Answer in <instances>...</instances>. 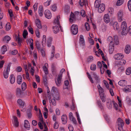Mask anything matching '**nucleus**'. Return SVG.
I'll return each instance as SVG.
<instances>
[{
    "label": "nucleus",
    "mask_w": 131,
    "mask_h": 131,
    "mask_svg": "<svg viewBox=\"0 0 131 131\" xmlns=\"http://www.w3.org/2000/svg\"><path fill=\"white\" fill-rule=\"evenodd\" d=\"M64 69L63 68L61 70L58 75L57 79H55V82L58 86H59L61 85V80L62 76L63 73L65 71Z\"/></svg>",
    "instance_id": "f257e3e1"
},
{
    "label": "nucleus",
    "mask_w": 131,
    "mask_h": 131,
    "mask_svg": "<svg viewBox=\"0 0 131 131\" xmlns=\"http://www.w3.org/2000/svg\"><path fill=\"white\" fill-rule=\"evenodd\" d=\"M121 29L122 30V34L123 35H126L128 31V30L127 28L126 22L123 21L122 23Z\"/></svg>",
    "instance_id": "f03ea898"
},
{
    "label": "nucleus",
    "mask_w": 131,
    "mask_h": 131,
    "mask_svg": "<svg viewBox=\"0 0 131 131\" xmlns=\"http://www.w3.org/2000/svg\"><path fill=\"white\" fill-rule=\"evenodd\" d=\"M118 126V129L117 131H125L123 130V127L124 125V123L122 119L120 118H118L117 122Z\"/></svg>",
    "instance_id": "7ed1b4c3"
},
{
    "label": "nucleus",
    "mask_w": 131,
    "mask_h": 131,
    "mask_svg": "<svg viewBox=\"0 0 131 131\" xmlns=\"http://www.w3.org/2000/svg\"><path fill=\"white\" fill-rule=\"evenodd\" d=\"M11 63H9L7 66L6 71L4 70L3 72V75L4 78L7 79L8 77L9 72L10 70V68L11 66Z\"/></svg>",
    "instance_id": "20e7f679"
},
{
    "label": "nucleus",
    "mask_w": 131,
    "mask_h": 131,
    "mask_svg": "<svg viewBox=\"0 0 131 131\" xmlns=\"http://www.w3.org/2000/svg\"><path fill=\"white\" fill-rule=\"evenodd\" d=\"M78 26L77 25L73 24L71 26V31L72 33L74 35L77 34L78 32Z\"/></svg>",
    "instance_id": "39448f33"
},
{
    "label": "nucleus",
    "mask_w": 131,
    "mask_h": 131,
    "mask_svg": "<svg viewBox=\"0 0 131 131\" xmlns=\"http://www.w3.org/2000/svg\"><path fill=\"white\" fill-rule=\"evenodd\" d=\"M113 104V101H112L110 98H107L106 101V105L108 109H111Z\"/></svg>",
    "instance_id": "423d86ee"
},
{
    "label": "nucleus",
    "mask_w": 131,
    "mask_h": 131,
    "mask_svg": "<svg viewBox=\"0 0 131 131\" xmlns=\"http://www.w3.org/2000/svg\"><path fill=\"white\" fill-rule=\"evenodd\" d=\"M124 57L122 53H117L114 55V58L116 60H119L122 59Z\"/></svg>",
    "instance_id": "0eeeda50"
},
{
    "label": "nucleus",
    "mask_w": 131,
    "mask_h": 131,
    "mask_svg": "<svg viewBox=\"0 0 131 131\" xmlns=\"http://www.w3.org/2000/svg\"><path fill=\"white\" fill-rule=\"evenodd\" d=\"M98 11L99 13H101L103 12L105 9V6L104 4H102L98 7Z\"/></svg>",
    "instance_id": "6e6552de"
},
{
    "label": "nucleus",
    "mask_w": 131,
    "mask_h": 131,
    "mask_svg": "<svg viewBox=\"0 0 131 131\" xmlns=\"http://www.w3.org/2000/svg\"><path fill=\"white\" fill-rule=\"evenodd\" d=\"M45 15L46 17L48 19H50L52 15L51 12L48 10H46L45 12Z\"/></svg>",
    "instance_id": "1a4fd4ad"
},
{
    "label": "nucleus",
    "mask_w": 131,
    "mask_h": 131,
    "mask_svg": "<svg viewBox=\"0 0 131 131\" xmlns=\"http://www.w3.org/2000/svg\"><path fill=\"white\" fill-rule=\"evenodd\" d=\"M14 121L13 122V124L14 126L16 127H18L19 125V123L17 117L13 116V117Z\"/></svg>",
    "instance_id": "9d476101"
},
{
    "label": "nucleus",
    "mask_w": 131,
    "mask_h": 131,
    "mask_svg": "<svg viewBox=\"0 0 131 131\" xmlns=\"http://www.w3.org/2000/svg\"><path fill=\"white\" fill-rule=\"evenodd\" d=\"M123 14V11L122 10H120L117 14L118 17V21L119 22H121L122 20Z\"/></svg>",
    "instance_id": "9b49d317"
},
{
    "label": "nucleus",
    "mask_w": 131,
    "mask_h": 131,
    "mask_svg": "<svg viewBox=\"0 0 131 131\" xmlns=\"http://www.w3.org/2000/svg\"><path fill=\"white\" fill-rule=\"evenodd\" d=\"M35 24L38 28L41 29L42 27V26L40 23V20L38 19H36L35 21Z\"/></svg>",
    "instance_id": "f8f14e48"
},
{
    "label": "nucleus",
    "mask_w": 131,
    "mask_h": 131,
    "mask_svg": "<svg viewBox=\"0 0 131 131\" xmlns=\"http://www.w3.org/2000/svg\"><path fill=\"white\" fill-rule=\"evenodd\" d=\"M61 119L62 122V124H65L67 123V117L66 115H63L61 117Z\"/></svg>",
    "instance_id": "ddd939ff"
},
{
    "label": "nucleus",
    "mask_w": 131,
    "mask_h": 131,
    "mask_svg": "<svg viewBox=\"0 0 131 131\" xmlns=\"http://www.w3.org/2000/svg\"><path fill=\"white\" fill-rule=\"evenodd\" d=\"M17 102L20 105V107L22 108H23L24 106L25 105V102L20 99H19L17 100Z\"/></svg>",
    "instance_id": "4468645a"
},
{
    "label": "nucleus",
    "mask_w": 131,
    "mask_h": 131,
    "mask_svg": "<svg viewBox=\"0 0 131 131\" xmlns=\"http://www.w3.org/2000/svg\"><path fill=\"white\" fill-rule=\"evenodd\" d=\"M52 96L53 99H55L56 100L58 101L60 99V96L58 92L54 93L53 94Z\"/></svg>",
    "instance_id": "2eb2a0df"
},
{
    "label": "nucleus",
    "mask_w": 131,
    "mask_h": 131,
    "mask_svg": "<svg viewBox=\"0 0 131 131\" xmlns=\"http://www.w3.org/2000/svg\"><path fill=\"white\" fill-rule=\"evenodd\" d=\"M10 37L8 36H6L4 37L3 39L4 42L8 43L10 40Z\"/></svg>",
    "instance_id": "dca6fc26"
},
{
    "label": "nucleus",
    "mask_w": 131,
    "mask_h": 131,
    "mask_svg": "<svg viewBox=\"0 0 131 131\" xmlns=\"http://www.w3.org/2000/svg\"><path fill=\"white\" fill-rule=\"evenodd\" d=\"M104 22L106 23H107L110 22L109 17L108 14H105L104 15Z\"/></svg>",
    "instance_id": "f3484780"
},
{
    "label": "nucleus",
    "mask_w": 131,
    "mask_h": 131,
    "mask_svg": "<svg viewBox=\"0 0 131 131\" xmlns=\"http://www.w3.org/2000/svg\"><path fill=\"white\" fill-rule=\"evenodd\" d=\"M93 78H94L96 81V83H99L100 82V79L99 78V77L95 73H93Z\"/></svg>",
    "instance_id": "a211bd4d"
},
{
    "label": "nucleus",
    "mask_w": 131,
    "mask_h": 131,
    "mask_svg": "<svg viewBox=\"0 0 131 131\" xmlns=\"http://www.w3.org/2000/svg\"><path fill=\"white\" fill-rule=\"evenodd\" d=\"M24 127L27 128L28 130H29L30 128V125L29 122L27 120H25L24 121Z\"/></svg>",
    "instance_id": "6ab92c4d"
},
{
    "label": "nucleus",
    "mask_w": 131,
    "mask_h": 131,
    "mask_svg": "<svg viewBox=\"0 0 131 131\" xmlns=\"http://www.w3.org/2000/svg\"><path fill=\"white\" fill-rule=\"evenodd\" d=\"M130 46L128 45H126L125 46L124 50L126 54H129L130 52Z\"/></svg>",
    "instance_id": "aec40b11"
},
{
    "label": "nucleus",
    "mask_w": 131,
    "mask_h": 131,
    "mask_svg": "<svg viewBox=\"0 0 131 131\" xmlns=\"http://www.w3.org/2000/svg\"><path fill=\"white\" fill-rule=\"evenodd\" d=\"M52 30L54 34H57L59 31L58 27L56 26H53L52 27Z\"/></svg>",
    "instance_id": "412c9836"
},
{
    "label": "nucleus",
    "mask_w": 131,
    "mask_h": 131,
    "mask_svg": "<svg viewBox=\"0 0 131 131\" xmlns=\"http://www.w3.org/2000/svg\"><path fill=\"white\" fill-rule=\"evenodd\" d=\"M100 99L103 102H105L106 100V96L104 94H100Z\"/></svg>",
    "instance_id": "4be33fe9"
},
{
    "label": "nucleus",
    "mask_w": 131,
    "mask_h": 131,
    "mask_svg": "<svg viewBox=\"0 0 131 131\" xmlns=\"http://www.w3.org/2000/svg\"><path fill=\"white\" fill-rule=\"evenodd\" d=\"M114 50V44L111 45H109V50L110 53L111 54H112Z\"/></svg>",
    "instance_id": "5701e85b"
},
{
    "label": "nucleus",
    "mask_w": 131,
    "mask_h": 131,
    "mask_svg": "<svg viewBox=\"0 0 131 131\" xmlns=\"http://www.w3.org/2000/svg\"><path fill=\"white\" fill-rule=\"evenodd\" d=\"M101 3L100 0H96L94 3L95 7L98 8L99 7V6H100V5L101 4Z\"/></svg>",
    "instance_id": "b1692460"
},
{
    "label": "nucleus",
    "mask_w": 131,
    "mask_h": 131,
    "mask_svg": "<svg viewBox=\"0 0 131 131\" xmlns=\"http://www.w3.org/2000/svg\"><path fill=\"white\" fill-rule=\"evenodd\" d=\"M52 38L51 37H49L47 40V46L48 47H50L51 46V42L52 41Z\"/></svg>",
    "instance_id": "393cba45"
},
{
    "label": "nucleus",
    "mask_w": 131,
    "mask_h": 131,
    "mask_svg": "<svg viewBox=\"0 0 131 131\" xmlns=\"http://www.w3.org/2000/svg\"><path fill=\"white\" fill-rule=\"evenodd\" d=\"M51 69L52 74H55L56 72V70L54 64H52V65Z\"/></svg>",
    "instance_id": "a878e982"
},
{
    "label": "nucleus",
    "mask_w": 131,
    "mask_h": 131,
    "mask_svg": "<svg viewBox=\"0 0 131 131\" xmlns=\"http://www.w3.org/2000/svg\"><path fill=\"white\" fill-rule=\"evenodd\" d=\"M43 12V11L42 7V6H40L39 7L38 11L39 15L41 17L42 16Z\"/></svg>",
    "instance_id": "bb28decb"
},
{
    "label": "nucleus",
    "mask_w": 131,
    "mask_h": 131,
    "mask_svg": "<svg viewBox=\"0 0 131 131\" xmlns=\"http://www.w3.org/2000/svg\"><path fill=\"white\" fill-rule=\"evenodd\" d=\"M22 82V79L21 76L20 75H18L17 78V83L19 84H21Z\"/></svg>",
    "instance_id": "cd10ccee"
},
{
    "label": "nucleus",
    "mask_w": 131,
    "mask_h": 131,
    "mask_svg": "<svg viewBox=\"0 0 131 131\" xmlns=\"http://www.w3.org/2000/svg\"><path fill=\"white\" fill-rule=\"evenodd\" d=\"M36 45L37 49L38 51L40 50L41 49V45L39 41H36Z\"/></svg>",
    "instance_id": "c85d7f7f"
},
{
    "label": "nucleus",
    "mask_w": 131,
    "mask_h": 131,
    "mask_svg": "<svg viewBox=\"0 0 131 131\" xmlns=\"http://www.w3.org/2000/svg\"><path fill=\"white\" fill-rule=\"evenodd\" d=\"M10 78V83L12 84H13L15 82V77L13 74H12L11 75Z\"/></svg>",
    "instance_id": "c756f323"
},
{
    "label": "nucleus",
    "mask_w": 131,
    "mask_h": 131,
    "mask_svg": "<svg viewBox=\"0 0 131 131\" xmlns=\"http://www.w3.org/2000/svg\"><path fill=\"white\" fill-rule=\"evenodd\" d=\"M86 0H80L79 4L81 6H83L85 5Z\"/></svg>",
    "instance_id": "7c9ffc66"
},
{
    "label": "nucleus",
    "mask_w": 131,
    "mask_h": 131,
    "mask_svg": "<svg viewBox=\"0 0 131 131\" xmlns=\"http://www.w3.org/2000/svg\"><path fill=\"white\" fill-rule=\"evenodd\" d=\"M60 17L59 16H57V18L54 21V23L55 24H57L58 25H59L60 22L59 19L60 18Z\"/></svg>",
    "instance_id": "2f4dec72"
},
{
    "label": "nucleus",
    "mask_w": 131,
    "mask_h": 131,
    "mask_svg": "<svg viewBox=\"0 0 131 131\" xmlns=\"http://www.w3.org/2000/svg\"><path fill=\"white\" fill-rule=\"evenodd\" d=\"M107 41L109 42H110L109 44L110 45H113L114 44V42L113 41V38L111 36H109L107 39Z\"/></svg>",
    "instance_id": "473e14b6"
},
{
    "label": "nucleus",
    "mask_w": 131,
    "mask_h": 131,
    "mask_svg": "<svg viewBox=\"0 0 131 131\" xmlns=\"http://www.w3.org/2000/svg\"><path fill=\"white\" fill-rule=\"evenodd\" d=\"M7 50V48L5 45H4L2 47L1 51L2 54H4Z\"/></svg>",
    "instance_id": "72a5a7b5"
},
{
    "label": "nucleus",
    "mask_w": 131,
    "mask_h": 131,
    "mask_svg": "<svg viewBox=\"0 0 131 131\" xmlns=\"http://www.w3.org/2000/svg\"><path fill=\"white\" fill-rule=\"evenodd\" d=\"M21 93L22 92L20 89L19 88H17L16 90V95L17 96H20Z\"/></svg>",
    "instance_id": "f704fd0d"
},
{
    "label": "nucleus",
    "mask_w": 131,
    "mask_h": 131,
    "mask_svg": "<svg viewBox=\"0 0 131 131\" xmlns=\"http://www.w3.org/2000/svg\"><path fill=\"white\" fill-rule=\"evenodd\" d=\"M131 88V85H128L124 89V91L125 92H130V88Z\"/></svg>",
    "instance_id": "c9c22d12"
},
{
    "label": "nucleus",
    "mask_w": 131,
    "mask_h": 131,
    "mask_svg": "<svg viewBox=\"0 0 131 131\" xmlns=\"http://www.w3.org/2000/svg\"><path fill=\"white\" fill-rule=\"evenodd\" d=\"M27 113L28 118H30L32 116L30 110L29 109H27Z\"/></svg>",
    "instance_id": "e433bc0d"
},
{
    "label": "nucleus",
    "mask_w": 131,
    "mask_h": 131,
    "mask_svg": "<svg viewBox=\"0 0 131 131\" xmlns=\"http://www.w3.org/2000/svg\"><path fill=\"white\" fill-rule=\"evenodd\" d=\"M125 81L124 80H120L118 82V84L121 86H124L125 85Z\"/></svg>",
    "instance_id": "4c0bfd02"
},
{
    "label": "nucleus",
    "mask_w": 131,
    "mask_h": 131,
    "mask_svg": "<svg viewBox=\"0 0 131 131\" xmlns=\"http://www.w3.org/2000/svg\"><path fill=\"white\" fill-rule=\"evenodd\" d=\"M114 29L115 30H117L119 28V27L117 23L116 22H114L113 25Z\"/></svg>",
    "instance_id": "58836bf2"
},
{
    "label": "nucleus",
    "mask_w": 131,
    "mask_h": 131,
    "mask_svg": "<svg viewBox=\"0 0 131 131\" xmlns=\"http://www.w3.org/2000/svg\"><path fill=\"white\" fill-rule=\"evenodd\" d=\"M97 103L98 105L99 108L101 109H103V107L102 105L101 102L100 100H98L97 101Z\"/></svg>",
    "instance_id": "ea45409f"
},
{
    "label": "nucleus",
    "mask_w": 131,
    "mask_h": 131,
    "mask_svg": "<svg viewBox=\"0 0 131 131\" xmlns=\"http://www.w3.org/2000/svg\"><path fill=\"white\" fill-rule=\"evenodd\" d=\"M9 53L10 54L15 55L17 53L18 51L16 50H14L12 51L10 50L9 51Z\"/></svg>",
    "instance_id": "a19ab883"
},
{
    "label": "nucleus",
    "mask_w": 131,
    "mask_h": 131,
    "mask_svg": "<svg viewBox=\"0 0 131 131\" xmlns=\"http://www.w3.org/2000/svg\"><path fill=\"white\" fill-rule=\"evenodd\" d=\"M70 7L68 5H66L64 7V10L66 13H68L69 12Z\"/></svg>",
    "instance_id": "79ce46f5"
},
{
    "label": "nucleus",
    "mask_w": 131,
    "mask_h": 131,
    "mask_svg": "<svg viewBox=\"0 0 131 131\" xmlns=\"http://www.w3.org/2000/svg\"><path fill=\"white\" fill-rule=\"evenodd\" d=\"M43 69L45 74H48V71L46 66H43Z\"/></svg>",
    "instance_id": "37998d69"
},
{
    "label": "nucleus",
    "mask_w": 131,
    "mask_h": 131,
    "mask_svg": "<svg viewBox=\"0 0 131 131\" xmlns=\"http://www.w3.org/2000/svg\"><path fill=\"white\" fill-rule=\"evenodd\" d=\"M19 35H18V37L17 36L16 37V40L17 41L18 44L19 45H20L21 43L22 39H21L19 37Z\"/></svg>",
    "instance_id": "c03bdc74"
},
{
    "label": "nucleus",
    "mask_w": 131,
    "mask_h": 131,
    "mask_svg": "<svg viewBox=\"0 0 131 131\" xmlns=\"http://www.w3.org/2000/svg\"><path fill=\"white\" fill-rule=\"evenodd\" d=\"M114 40L115 43L116 44V45L118 44L119 43V39L118 37L117 36H114Z\"/></svg>",
    "instance_id": "a18cd8bd"
},
{
    "label": "nucleus",
    "mask_w": 131,
    "mask_h": 131,
    "mask_svg": "<svg viewBox=\"0 0 131 131\" xmlns=\"http://www.w3.org/2000/svg\"><path fill=\"white\" fill-rule=\"evenodd\" d=\"M50 103H52V105L54 106H56V103L55 99H52L49 101Z\"/></svg>",
    "instance_id": "49530a36"
},
{
    "label": "nucleus",
    "mask_w": 131,
    "mask_h": 131,
    "mask_svg": "<svg viewBox=\"0 0 131 131\" xmlns=\"http://www.w3.org/2000/svg\"><path fill=\"white\" fill-rule=\"evenodd\" d=\"M75 15L73 13H71L70 15V18H69V21L70 22H73V19L74 18Z\"/></svg>",
    "instance_id": "de8ad7c7"
},
{
    "label": "nucleus",
    "mask_w": 131,
    "mask_h": 131,
    "mask_svg": "<svg viewBox=\"0 0 131 131\" xmlns=\"http://www.w3.org/2000/svg\"><path fill=\"white\" fill-rule=\"evenodd\" d=\"M131 73V68H127L126 71V74L128 75H129Z\"/></svg>",
    "instance_id": "09e8293b"
},
{
    "label": "nucleus",
    "mask_w": 131,
    "mask_h": 131,
    "mask_svg": "<svg viewBox=\"0 0 131 131\" xmlns=\"http://www.w3.org/2000/svg\"><path fill=\"white\" fill-rule=\"evenodd\" d=\"M5 27L6 30L8 31L10 30L11 27L10 23H7Z\"/></svg>",
    "instance_id": "8fccbe9b"
},
{
    "label": "nucleus",
    "mask_w": 131,
    "mask_h": 131,
    "mask_svg": "<svg viewBox=\"0 0 131 131\" xmlns=\"http://www.w3.org/2000/svg\"><path fill=\"white\" fill-rule=\"evenodd\" d=\"M96 69V66L95 64H93L91 65L90 69L91 70L93 71H95Z\"/></svg>",
    "instance_id": "3c124183"
},
{
    "label": "nucleus",
    "mask_w": 131,
    "mask_h": 131,
    "mask_svg": "<svg viewBox=\"0 0 131 131\" xmlns=\"http://www.w3.org/2000/svg\"><path fill=\"white\" fill-rule=\"evenodd\" d=\"M124 0H118L116 5L117 6H120L122 5L124 2Z\"/></svg>",
    "instance_id": "603ef678"
},
{
    "label": "nucleus",
    "mask_w": 131,
    "mask_h": 131,
    "mask_svg": "<svg viewBox=\"0 0 131 131\" xmlns=\"http://www.w3.org/2000/svg\"><path fill=\"white\" fill-rule=\"evenodd\" d=\"M86 74L87 75L89 79L90 80L91 82L92 83H93L94 81H93V79L92 77L90 76V74L88 72H87L86 73Z\"/></svg>",
    "instance_id": "864d4df0"
},
{
    "label": "nucleus",
    "mask_w": 131,
    "mask_h": 131,
    "mask_svg": "<svg viewBox=\"0 0 131 131\" xmlns=\"http://www.w3.org/2000/svg\"><path fill=\"white\" fill-rule=\"evenodd\" d=\"M85 26L86 30L88 31L90 30V27L89 24L87 23H86L85 24Z\"/></svg>",
    "instance_id": "5fc2aeb1"
},
{
    "label": "nucleus",
    "mask_w": 131,
    "mask_h": 131,
    "mask_svg": "<svg viewBox=\"0 0 131 131\" xmlns=\"http://www.w3.org/2000/svg\"><path fill=\"white\" fill-rule=\"evenodd\" d=\"M21 89L23 90H25L26 88V85L25 82L23 83L21 85Z\"/></svg>",
    "instance_id": "6e6d98bb"
},
{
    "label": "nucleus",
    "mask_w": 131,
    "mask_h": 131,
    "mask_svg": "<svg viewBox=\"0 0 131 131\" xmlns=\"http://www.w3.org/2000/svg\"><path fill=\"white\" fill-rule=\"evenodd\" d=\"M28 34V32L27 31L26 29H25L23 32V36L24 38H25L26 37V36Z\"/></svg>",
    "instance_id": "4d7b16f0"
},
{
    "label": "nucleus",
    "mask_w": 131,
    "mask_h": 131,
    "mask_svg": "<svg viewBox=\"0 0 131 131\" xmlns=\"http://www.w3.org/2000/svg\"><path fill=\"white\" fill-rule=\"evenodd\" d=\"M121 60L119 62V64L121 65H124L126 63V61L124 60Z\"/></svg>",
    "instance_id": "13d9d810"
},
{
    "label": "nucleus",
    "mask_w": 131,
    "mask_h": 131,
    "mask_svg": "<svg viewBox=\"0 0 131 131\" xmlns=\"http://www.w3.org/2000/svg\"><path fill=\"white\" fill-rule=\"evenodd\" d=\"M127 6L129 10L131 11V0H129Z\"/></svg>",
    "instance_id": "bf43d9fd"
},
{
    "label": "nucleus",
    "mask_w": 131,
    "mask_h": 131,
    "mask_svg": "<svg viewBox=\"0 0 131 131\" xmlns=\"http://www.w3.org/2000/svg\"><path fill=\"white\" fill-rule=\"evenodd\" d=\"M126 101L128 104L130 105L131 103H130L131 100L130 98L128 96H127L126 97Z\"/></svg>",
    "instance_id": "052dcab7"
},
{
    "label": "nucleus",
    "mask_w": 131,
    "mask_h": 131,
    "mask_svg": "<svg viewBox=\"0 0 131 131\" xmlns=\"http://www.w3.org/2000/svg\"><path fill=\"white\" fill-rule=\"evenodd\" d=\"M51 0H48L46 2H45L44 4L45 6H47L49 5L50 4V2Z\"/></svg>",
    "instance_id": "680f3d73"
},
{
    "label": "nucleus",
    "mask_w": 131,
    "mask_h": 131,
    "mask_svg": "<svg viewBox=\"0 0 131 131\" xmlns=\"http://www.w3.org/2000/svg\"><path fill=\"white\" fill-rule=\"evenodd\" d=\"M8 12L9 14L10 17L11 18V19H12V17L13 16V14L12 10L11 9H8Z\"/></svg>",
    "instance_id": "e2e57ef3"
},
{
    "label": "nucleus",
    "mask_w": 131,
    "mask_h": 131,
    "mask_svg": "<svg viewBox=\"0 0 131 131\" xmlns=\"http://www.w3.org/2000/svg\"><path fill=\"white\" fill-rule=\"evenodd\" d=\"M80 44L82 46H84L85 45L84 39H80L79 41Z\"/></svg>",
    "instance_id": "0e129e2a"
},
{
    "label": "nucleus",
    "mask_w": 131,
    "mask_h": 131,
    "mask_svg": "<svg viewBox=\"0 0 131 131\" xmlns=\"http://www.w3.org/2000/svg\"><path fill=\"white\" fill-rule=\"evenodd\" d=\"M43 39L42 41V45H43V44H44L46 42V36L45 35H43Z\"/></svg>",
    "instance_id": "69168bd1"
},
{
    "label": "nucleus",
    "mask_w": 131,
    "mask_h": 131,
    "mask_svg": "<svg viewBox=\"0 0 131 131\" xmlns=\"http://www.w3.org/2000/svg\"><path fill=\"white\" fill-rule=\"evenodd\" d=\"M64 84L65 86H66V87L64 88L65 89H68V85L69 84V81L68 80H67L65 81L64 82Z\"/></svg>",
    "instance_id": "338daca9"
},
{
    "label": "nucleus",
    "mask_w": 131,
    "mask_h": 131,
    "mask_svg": "<svg viewBox=\"0 0 131 131\" xmlns=\"http://www.w3.org/2000/svg\"><path fill=\"white\" fill-rule=\"evenodd\" d=\"M57 8L56 5L54 4L51 7L52 10L53 11H55L56 10Z\"/></svg>",
    "instance_id": "774afa93"
}]
</instances>
